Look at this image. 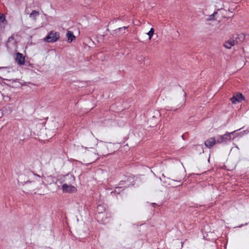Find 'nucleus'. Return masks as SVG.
<instances>
[{
	"label": "nucleus",
	"mask_w": 249,
	"mask_h": 249,
	"mask_svg": "<svg viewBox=\"0 0 249 249\" xmlns=\"http://www.w3.org/2000/svg\"><path fill=\"white\" fill-rule=\"evenodd\" d=\"M60 37V34L58 32L51 31L44 38V40L47 42H55Z\"/></svg>",
	"instance_id": "obj_4"
},
{
	"label": "nucleus",
	"mask_w": 249,
	"mask_h": 249,
	"mask_svg": "<svg viewBox=\"0 0 249 249\" xmlns=\"http://www.w3.org/2000/svg\"><path fill=\"white\" fill-rule=\"evenodd\" d=\"M39 15V13L38 11L36 10H33L30 15V18L32 19L35 20L37 16Z\"/></svg>",
	"instance_id": "obj_15"
},
{
	"label": "nucleus",
	"mask_w": 249,
	"mask_h": 249,
	"mask_svg": "<svg viewBox=\"0 0 249 249\" xmlns=\"http://www.w3.org/2000/svg\"><path fill=\"white\" fill-rule=\"evenodd\" d=\"M82 148H85V149H88V148H87V147H84V146H82Z\"/></svg>",
	"instance_id": "obj_26"
},
{
	"label": "nucleus",
	"mask_w": 249,
	"mask_h": 249,
	"mask_svg": "<svg viewBox=\"0 0 249 249\" xmlns=\"http://www.w3.org/2000/svg\"><path fill=\"white\" fill-rule=\"evenodd\" d=\"M154 33V29L153 28H151L150 31L147 33L149 39L150 40L153 36Z\"/></svg>",
	"instance_id": "obj_16"
},
{
	"label": "nucleus",
	"mask_w": 249,
	"mask_h": 249,
	"mask_svg": "<svg viewBox=\"0 0 249 249\" xmlns=\"http://www.w3.org/2000/svg\"><path fill=\"white\" fill-rule=\"evenodd\" d=\"M248 224V223H246L245 224H241L240 226H238V227L240 228L242 227L243 226L247 225Z\"/></svg>",
	"instance_id": "obj_22"
},
{
	"label": "nucleus",
	"mask_w": 249,
	"mask_h": 249,
	"mask_svg": "<svg viewBox=\"0 0 249 249\" xmlns=\"http://www.w3.org/2000/svg\"><path fill=\"white\" fill-rule=\"evenodd\" d=\"M4 22H6L5 16L4 14L0 13V22L4 23Z\"/></svg>",
	"instance_id": "obj_17"
},
{
	"label": "nucleus",
	"mask_w": 249,
	"mask_h": 249,
	"mask_svg": "<svg viewBox=\"0 0 249 249\" xmlns=\"http://www.w3.org/2000/svg\"><path fill=\"white\" fill-rule=\"evenodd\" d=\"M215 144H217V142L214 137H211L208 139L204 142L206 147L209 148L213 146Z\"/></svg>",
	"instance_id": "obj_9"
},
{
	"label": "nucleus",
	"mask_w": 249,
	"mask_h": 249,
	"mask_svg": "<svg viewBox=\"0 0 249 249\" xmlns=\"http://www.w3.org/2000/svg\"><path fill=\"white\" fill-rule=\"evenodd\" d=\"M181 137H182L183 140H184V135H182Z\"/></svg>",
	"instance_id": "obj_27"
},
{
	"label": "nucleus",
	"mask_w": 249,
	"mask_h": 249,
	"mask_svg": "<svg viewBox=\"0 0 249 249\" xmlns=\"http://www.w3.org/2000/svg\"><path fill=\"white\" fill-rule=\"evenodd\" d=\"M32 182V181H30L28 180V181H26V182H24V183L25 184H26V183H29V182L30 183V182Z\"/></svg>",
	"instance_id": "obj_24"
},
{
	"label": "nucleus",
	"mask_w": 249,
	"mask_h": 249,
	"mask_svg": "<svg viewBox=\"0 0 249 249\" xmlns=\"http://www.w3.org/2000/svg\"><path fill=\"white\" fill-rule=\"evenodd\" d=\"M184 242H185V241H183V242H181V247H183V244H184Z\"/></svg>",
	"instance_id": "obj_25"
},
{
	"label": "nucleus",
	"mask_w": 249,
	"mask_h": 249,
	"mask_svg": "<svg viewBox=\"0 0 249 249\" xmlns=\"http://www.w3.org/2000/svg\"><path fill=\"white\" fill-rule=\"evenodd\" d=\"M245 39L243 34L234 35L225 41L223 46L227 49H230L235 44L243 41Z\"/></svg>",
	"instance_id": "obj_2"
},
{
	"label": "nucleus",
	"mask_w": 249,
	"mask_h": 249,
	"mask_svg": "<svg viewBox=\"0 0 249 249\" xmlns=\"http://www.w3.org/2000/svg\"><path fill=\"white\" fill-rule=\"evenodd\" d=\"M249 133V127L247 128V129L240 132L241 137H242L243 136L247 135Z\"/></svg>",
	"instance_id": "obj_20"
},
{
	"label": "nucleus",
	"mask_w": 249,
	"mask_h": 249,
	"mask_svg": "<svg viewBox=\"0 0 249 249\" xmlns=\"http://www.w3.org/2000/svg\"><path fill=\"white\" fill-rule=\"evenodd\" d=\"M173 181H178V182H181V180H174V179H173Z\"/></svg>",
	"instance_id": "obj_23"
},
{
	"label": "nucleus",
	"mask_w": 249,
	"mask_h": 249,
	"mask_svg": "<svg viewBox=\"0 0 249 249\" xmlns=\"http://www.w3.org/2000/svg\"><path fill=\"white\" fill-rule=\"evenodd\" d=\"M230 100L232 104H236V103L241 102L242 101L245 100L244 96L241 93L233 95L230 98Z\"/></svg>",
	"instance_id": "obj_7"
},
{
	"label": "nucleus",
	"mask_w": 249,
	"mask_h": 249,
	"mask_svg": "<svg viewBox=\"0 0 249 249\" xmlns=\"http://www.w3.org/2000/svg\"><path fill=\"white\" fill-rule=\"evenodd\" d=\"M244 128V127H242V128ZM242 129V128H240V129H238L236 130H234V131H235V133H234L232 135H233L234 136V138L235 137H241V135L240 134V132H238L237 131L238 130H240Z\"/></svg>",
	"instance_id": "obj_19"
},
{
	"label": "nucleus",
	"mask_w": 249,
	"mask_h": 249,
	"mask_svg": "<svg viewBox=\"0 0 249 249\" xmlns=\"http://www.w3.org/2000/svg\"><path fill=\"white\" fill-rule=\"evenodd\" d=\"M124 190V188L123 186L122 185H119L118 186H117L115 188L114 191L111 192V195L113 196L114 195H119L120 193Z\"/></svg>",
	"instance_id": "obj_12"
},
{
	"label": "nucleus",
	"mask_w": 249,
	"mask_h": 249,
	"mask_svg": "<svg viewBox=\"0 0 249 249\" xmlns=\"http://www.w3.org/2000/svg\"><path fill=\"white\" fill-rule=\"evenodd\" d=\"M184 99L182 102L180 103L178 106L177 108L173 109V107H171V109H169L170 111H176L178 109L181 108L182 107H184L185 105V98L186 97V93L185 92L184 94Z\"/></svg>",
	"instance_id": "obj_14"
},
{
	"label": "nucleus",
	"mask_w": 249,
	"mask_h": 249,
	"mask_svg": "<svg viewBox=\"0 0 249 249\" xmlns=\"http://www.w3.org/2000/svg\"><path fill=\"white\" fill-rule=\"evenodd\" d=\"M234 133H235V131H233L231 133L226 132L224 135H218L215 139L217 144H220L222 142H226L228 140H231V135Z\"/></svg>",
	"instance_id": "obj_5"
},
{
	"label": "nucleus",
	"mask_w": 249,
	"mask_h": 249,
	"mask_svg": "<svg viewBox=\"0 0 249 249\" xmlns=\"http://www.w3.org/2000/svg\"><path fill=\"white\" fill-rule=\"evenodd\" d=\"M127 28V27L125 26L118 28L114 30V34L113 35H115V36H119L124 33V31Z\"/></svg>",
	"instance_id": "obj_11"
},
{
	"label": "nucleus",
	"mask_w": 249,
	"mask_h": 249,
	"mask_svg": "<svg viewBox=\"0 0 249 249\" xmlns=\"http://www.w3.org/2000/svg\"><path fill=\"white\" fill-rule=\"evenodd\" d=\"M71 179V181L69 182V184L68 183H64L62 186V190L63 193H76L77 191L76 187L72 185L71 183L74 181V177L71 174H67L64 176V180H66L67 179Z\"/></svg>",
	"instance_id": "obj_1"
},
{
	"label": "nucleus",
	"mask_w": 249,
	"mask_h": 249,
	"mask_svg": "<svg viewBox=\"0 0 249 249\" xmlns=\"http://www.w3.org/2000/svg\"><path fill=\"white\" fill-rule=\"evenodd\" d=\"M14 36L13 35L11 36L8 38V40H7V43L6 44V47L7 48H9L10 47L9 46V45H8V43L11 42V41H14Z\"/></svg>",
	"instance_id": "obj_18"
},
{
	"label": "nucleus",
	"mask_w": 249,
	"mask_h": 249,
	"mask_svg": "<svg viewBox=\"0 0 249 249\" xmlns=\"http://www.w3.org/2000/svg\"><path fill=\"white\" fill-rule=\"evenodd\" d=\"M106 210V205L104 204H99L96 207L95 216L96 214H102L105 213Z\"/></svg>",
	"instance_id": "obj_10"
},
{
	"label": "nucleus",
	"mask_w": 249,
	"mask_h": 249,
	"mask_svg": "<svg viewBox=\"0 0 249 249\" xmlns=\"http://www.w3.org/2000/svg\"><path fill=\"white\" fill-rule=\"evenodd\" d=\"M15 60L20 66H22L24 64H25L26 66L27 65V63H25V57L21 53H17Z\"/></svg>",
	"instance_id": "obj_8"
},
{
	"label": "nucleus",
	"mask_w": 249,
	"mask_h": 249,
	"mask_svg": "<svg viewBox=\"0 0 249 249\" xmlns=\"http://www.w3.org/2000/svg\"><path fill=\"white\" fill-rule=\"evenodd\" d=\"M153 205H156V204L155 203H153Z\"/></svg>",
	"instance_id": "obj_28"
},
{
	"label": "nucleus",
	"mask_w": 249,
	"mask_h": 249,
	"mask_svg": "<svg viewBox=\"0 0 249 249\" xmlns=\"http://www.w3.org/2000/svg\"><path fill=\"white\" fill-rule=\"evenodd\" d=\"M110 217V214L107 213H104L102 214H96L95 217L97 221L103 224H106L108 223Z\"/></svg>",
	"instance_id": "obj_6"
},
{
	"label": "nucleus",
	"mask_w": 249,
	"mask_h": 249,
	"mask_svg": "<svg viewBox=\"0 0 249 249\" xmlns=\"http://www.w3.org/2000/svg\"><path fill=\"white\" fill-rule=\"evenodd\" d=\"M67 36L68 37V42L71 43L72 41L75 39V36L73 35L72 31L68 30L67 31Z\"/></svg>",
	"instance_id": "obj_13"
},
{
	"label": "nucleus",
	"mask_w": 249,
	"mask_h": 249,
	"mask_svg": "<svg viewBox=\"0 0 249 249\" xmlns=\"http://www.w3.org/2000/svg\"><path fill=\"white\" fill-rule=\"evenodd\" d=\"M217 14V12H214L213 14L209 16V18L208 19V20H214V15Z\"/></svg>",
	"instance_id": "obj_21"
},
{
	"label": "nucleus",
	"mask_w": 249,
	"mask_h": 249,
	"mask_svg": "<svg viewBox=\"0 0 249 249\" xmlns=\"http://www.w3.org/2000/svg\"><path fill=\"white\" fill-rule=\"evenodd\" d=\"M135 184L134 178L130 176L126 177L124 179L120 181L118 185H122L124 188H126L130 186H133Z\"/></svg>",
	"instance_id": "obj_3"
}]
</instances>
